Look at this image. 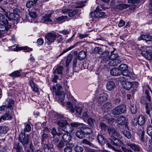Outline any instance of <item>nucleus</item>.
<instances>
[{"mask_svg": "<svg viewBox=\"0 0 152 152\" xmlns=\"http://www.w3.org/2000/svg\"><path fill=\"white\" fill-rule=\"evenodd\" d=\"M108 134L110 137L109 139L110 140V143L108 142L107 145L108 147L114 151H116L115 148L111 145V144L115 146H121L122 142L120 140L117 139L115 137H120V134L117 132L114 128L109 127L108 128Z\"/></svg>", "mask_w": 152, "mask_h": 152, "instance_id": "obj_1", "label": "nucleus"}, {"mask_svg": "<svg viewBox=\"0 0 152 152\" xmlns=\"http://www.w3.org/2000/svg\"><path fill=\"white\" fill-rule=\"evenodd\" d=\"M56 118L55 122L59 127L62 128V130L64 132H72L73 128H71L70 129H68L69 127L68 123L67 122V118L64 116L60 114H57L55 116Z\"/></svg>", "mask_w": 152, "mask_h": 152, "instance_id": "obj_2", "label": "nucleus"}, {"mask_svg": "<svg viewBox=\"0 0 152 152\" xmlns=\"http://www.w3.org/2000/svg\"><path fill=\"white\" fill-rule=\"evenodd\" d=\"M75 102V100L74 99L71 98V99H70L67 102V104L70 111L72 113H74L75 110L77 114L78 115H80L82 108L80 107L75 106L74 104Z\"/></svg>", "mask_w": 152, "mask_h": 152, "instance_id": "obj_3", "label": "nucleus"}, {"mask_svg": "<svg viewBox=\"0 0 152 152\" xmlns=\"http://www.w3.org/2000/svg\"><path fill=\"white\" fill-rule=\"evenodd\" d=\"M148 89H146L145 91V96L141 97L140 102L141 103L145 104L150 102L151 100V96L152 95V91L148 86H147Z\"/></svg>", "mask_w": 152, "mask_h": 152, "instance_id": "obj_4", "label": "nucleus"}, {"mask_svg": "<svg viewBox=\"0 0 152 152\" xmlns=\"http://www.w3.org/2000/svg\"><path fill=\"white\" fill-rule=\"evenodd\" d=\"M126 106L124 104L120 105L113 108L111 111L113 115H118L126 112Z\"/></svg>", "mask_w": 152, "mask_h": 152, "instance_id": "obj_5", "label": "nucleus"}, {"mask_svg": "<svg viewBox=\"0 0 152 152\" xmlns=\"http://www.w3.org/2000/svg\"><path fill=\"white\" fill-rule=\"evenodd\" d=\"M137 133L140 136L141 142L145 148L146 150H147L148 148L147 145L148 137L146 136H145L144 131L142 130H138Z\"/></svg>", "mask_w": 152, "mask_h": 152, "instance_id": "obj_6", "label": "nucleus"}, {"mask_svg": "<svg viewBox=\"0 0 152 152\" xmlns=\"http://www.w3.org/2000/svg\"><path fill=\"white\" fill-rule=\"evenodd\" d=\"M57 36L55 32L53 31L47 33L45 36V37L47 39V43L48 45L53 42L56 39Z\"/></svg>", "mask_w": 152, "mask_h": 152, "instance_id": "obj_7", "label": "nucleus"}, {"mask_svg": "<svg viewBox=\"0 0 152 152\" xmlns=\"http://www.w3.org/2000/svg\"><path fill=\"white\" fill-rule=\"evenodd\" d=\"M29 136L28 135L26 136L24 132L21 133L19 135V141L25 147L29 143Z\"/></svg>", "mask_w": 152, "mask_h": 152, "instance_id": "obj_8", "label": "nucleus"}, {"mask_svg": "<svg viewBox=\"0 0 152 152\" xmlns=\"http://www.w3.org/2000/svg\"><path fill=\"white\" fill-rule=\"evenodd\" d=\"M65 132L66 133H64L60 132L57 134V135L58 136L62 135L61 137L62 140L65 142L68 143L71 140L72 137L69 132Z\"/></svg>", "mask_w": 152, "mask_h": 152, "instance_id": "obj_9", "label": "nucleus"}, {"mask_svg": "<svg viewBox=\"0 0 152 152\" xmlns=\"http://www.w3.org/2000/svg\"><path fill=\"white\" fill-rule=\"evenodd\" d=\"M90 15L92 18H104L106 16L105 13L102 12L101 10H98L97 9L94 12H91Z\"/></svg>", "mask_w": 152, "mask_h": 152, "instance_id": "obj_10", "label": "nucleus"}, {"mask_svg": "<svg viewBox=\"0 0 152 152\" xmlns=\"http://www.w3.org/2000/svg\"><path fill=\"white\" fill-rule=\"evenodd\" d=\"M0 12H5V16L2 14L0 13V22H1L5 25H7L8 23V21L7 19V12H6L5 10L1 7H0Z\"/></svg>", "mask_w": 152, "mask_h": 152, "instance_id": "obj_11", "label": "nucleus"}, {"mask_svg": "<svg viewBox=\"0 0 152 152\" xmlns=\"http://www.w3.org/2000/svg\"><path fill=\"white\" fill-rule=\"evenodd\" d=\"M126 145L135 152L142 151V149L138 145H136L135 143L127 142L126 143Z\"/></svg>", "mask_w": 152, "mask_h": 152, "instance_id": "obj_12", "label": "nucleus"}, {"mask_svg": "<svg viewBox=\"0 0 152 152\" xmlns=\"http://www.w3.org/2000/svg\"><path fill=\"white\" fill-rule=\"evenodd\" d=\"M14 115L12 109H8V110H6V113L1 117V119L4 120H11L12 119V116Z\"/></svg>", "mask_w": 152, "mask_h": 152, "instance_id": "obj_13", "label": "nucleus"}, {"mask_svg": "<svg viewBox=\"0 0 152 152\" xmlns=\"http://www.w3.org/2000/svg\"><path fill=\"white\" fill-rule=\"evenodd\" d=\"M107 90L109 91H111L114 90L116 87L115 83L113 80H110L107 81L106 84Z\"/></svg>", "mask_w": 152, "mask_h": 152, "instance_id": "obj_14", "label": "nucleus"}, {"mask_svg": "<svg viewBox=\"0 0 152 152\" xmlns=\"http://www.w3.org/2000/svg\"><path fill=\"white\" fill-rule=\"evenodd\" d=\"M52 88L53 91L55 93L56 95L58 96V97L60 100L61 102L63 101L65 97V94L64 92L62 91L58 92L57 91H56V89L55 86H53Z\"/></svg>", "mask_w": 152, "mask_h": 152, "instance_id": "obj_15", "label": "nucleus"}, {"mask_svg": "<svg viewBox=\"0 0 152 152\" xmlns=\"http://www.w3.org/2000/svg\"><path fill=\"white\" fill-rule=\"evenodd\" d=\"M108 97L107 94L103 92L100 94L98 97L97 102L98 103L101 104L106 100Z\"/></svg>", "mask_w": 152, "mask_h": 152, "instance_id": "obj_16", "label": "nucleus"}, {"mask_svg": "<svg viewBox=\"0 0 152 152\" xmlns=\"http://www.w3.org/2000/svg\"><path fill=\"white\" fill-rule=\"evenodd\" d=\"M138 84V83L136 82H133L131 83L129 81H126L123 84V86L125 89L129 90L132 86H134V85L136 86Z\"/></svg>", "mask_w": 152, "mask_h": 152, "instance_id": "obj_17", "label": "nucleus"}, {"mask_svg": "<svg viewBox=\"0 0 152 152\" xmlns=\"http://www.w3.org/2000/svg\"><path fill=\"white\" fill-rule=\"evenodd\" d=\"M141 54L148 60H151L152 58V51L149 50L148 51L147 50L142 51L141 52Z\"/></svg>", "mask_w": 152, "mask_h": 152, "instance_id": "obj_18", "label": "nucleus"}, {"mask_svg": "<svg viewBox=\"0 0 152 152\" xmlns=\"http://www.w3.org/2000/svg\"><path fill=\"white\" fill-rule=\"evenodd\" d=\"M7 17L9 20H16L18 19L19 15L16 13H11L8 15H7Z\"/></svg>", "mask_w": 152, "mask_h": 152, "instance_id": "obj_19", "label": "nucleus"}, {"mask_svg": "<svg viewBox=\"0 0 152 152\" xmlns=\"http://www.w3.org/2000/svg\"><path fill=\"white\" fill-rule=\"evenodd\" d=\"M112 107L111 103L107 102L103 105L102 109L105 112H107Z\"/></svg>", "mask_w": 152, "mask_h": 152, "instance_id": "obj_20", "label": "nucleus"}, {"mask_svg": "<svg viewBox=\"0 0 152 152\" xmlns=\"http://www.w3.org/2000/svg\"><path fill=\"white\" fill-rule=\"evenodd\" d=\"M70 125L72 127L77 128L81 130L83 127H85V124L82 123H79L77 122H74L70 124Z\"/></svg>", "mask_w": 152, "mask_h": 152, "instance_id": "obj_21", "label": "nucleus"}, {"mask_svg": "<svg viewBox=\"0 0 152 152\" xmlns=\"http://www.w3.org/2000/svg\"><path fill=\"white\" fill-rule=\"evenodd\" d=\"M17 46L16 45H15L12 46V48L13 47H15L16 48H12V50L14 51H18V50H23L25 52H28L30 51H32V49L31 48H29L27 46H25L24 47H20L19 49H18L16 48Z\"/></svg>", "mask_w": 152, "mask_h": 152, "instance_id": "obj_22", "label": "nucleus"}, {"mask_svg": "<svg viewBox=\"0 0 152 152\" xmlns=\"http://www.w3.org/2000/svg\"><path fill=\"white\" fill-rule=\"evenodd\" d=\"M110 60L108 62V64L110 66H115L117 65L121 62L120 59H116V60L110 59Z\"/></svg>", "mask_w": 152, "mask_h": 152, "instance_id": "obj_23", "label": "nucleus"}, {"mask_svg": "<svg viewBox=\"0 0 152 152\" xmlns=\"http://www.w3.org/2000/svg\"><path fill=\"white\" fill-rule=\"evenodd\" d=\"M73 146V144H70V143L66 144L65 147L64 149V152H72V148Z\"/></svg>", "mask_w": 152, "mask_h": 152, "instance_id": "obj_24", "label": "nucleus"}, {"mask_svg": "<svg viewBox=\"0 0 152 152\" xmlns=\"http://www.w3.org/2000/svg\"><path fill=\"white\" fill-rule=\"evenodd\" d=\"M126 121V119L125 117L120 116L118 118L117 122L119 125H123L125 123Z\"/></svg>", "mask_w": 152, "mask_h": 152, "instance_id": "obj_25", "label": "nucleus"}, {"mask_svg": "<svg viewBox=\"0 0 152 152\" xmlns=\"http://www.w3.org/2000/svg\"><path fill=\"white\" fill-rule=\"evenodd\" d=\"M109 52L107 51H104L101 54V57L103 61H108L110 59Z\"/></svg>", "mask_w": 152, "mask_h": 152, "instance_id": "obj_26", "label": "nucleus"}, {"mask_svg": "<svg viewBox=\"0 0 152 152\" xmlns=\"http://www.w3.org/2000/svg\"><path fill=\"white\" fill-rule=\"evenodd\" d=\"M110 74L114 76L120 75L121 74V72H119L118 68H113L110 70Z\"/></svg>", "mask_w": 152, "mask_h": 152, "instance_id": "obj_27", "label": "nucleus"}, {"mask_svg": "<svg viewBox=\"0 0 152 152\" xmlns=\"http://www.w3.org/2000/svg\"><path fill=\"white\" fill-rule=\"evenodd\" d=\"M29 84L32 90L34 91L37 92L38 91L39 88L38 86L33 80H30L29 82Z\"/></svg>", "mask_w": 152, "mask_h": 152, "instance_id": "obj_28", "label": "nucleus"}, {"mask_svg": "<svg viewBox=\"0 0 152 152\" xmlns=\"http://www.w3.org/2000/svg\"><path fill=\"white\" fill-rule=\"evenodd\" d=\"M97 139L101 145H104L105 143V139L104 138L103 136L100 134H99L97 135Z\"/></svg>", "mask_w": 152, "mask_h": 152, "instance_id": "obj_29", "label": "nucleus"}, {"mask_svg": "<svg viewBox=\"0 0 152 152\" xmlns=\"http://www.w3.org/2000/svg\"><path fill=\"white\" fill-rule=\"evenodd\" d=\"M138 124L140 126L144 124L145 121V117L142 115H139L137 119Z\"/></svg>", "mask_w": 152, "mask_h": 152, "instance_id": "obj_30", "label": "nucleus"}, {"mask_svg": "<svg viewBox=\"0 0 152 152\" xmlns=\"http://www.w3.org/2000/svg\"><path fill=\"white\" fill-rule=\"evenodd\" d=\"M52 15V13L48 14L45 15L43 17L42 20L44 22H50L52 21L50 19V18Z\"/></svg>", "mask_w": 152, "mask_h": 152, "instance_id": "obj_31", "label": "nucleus"}, {"mask_svg": "<svg viewBox=\"0 0 152 152\" xmlns=\"http://www.w3.org/2000/svg\"><path fill=\"white\" fill-rule=\"evenodd\" d=\"M85 127H82L81 130L83 131L84 133L87 134H91L92 132V130L90 128L88 127L87 125L85 124Z\"/></svg>", "mask_w": 152, "mask_h": 152, "instance_id": "obj_32", "label": "nucleus"}, {"mask_svg": "<svg viewBox=\"0 0 152 152\" xmlns=\"http://www.w3.org/2000/svg\"><path fill=\"white\" fill-rule=\"evenodd\" d=\"M63 68L61 66H57L55 69L53 73L54 74H61L62 73Z\"/></svg>", "mask_w": 152, "mask_h": 152, "instance_id": "obj_33", "label": "nucleus"}, {"mask_svg": "<svg viewBox=\"0 0 152 152\" xmlns=\"http://www.w3.org/2000/svg\"><path fill=\"white\" fill-rule=\"evenodd\" d=\"M86 56V53L84 51H81L78 54L77 58L80 60H82L84 59Z\"/></svg>", "mask_w": 152, "mask_h": 152, "instance_id": "obj_34", "label": "nucleus"}, {"mask_svg": "<svg viewBox=\"0 0 152 152\" xmlns=\"http://www.w3.org/2000/svg\"><path fill=\"white\" fill-rule=\"evenodd\" d=\"M129 7V5L127 4H119L115 6V8L117 9L122 10L126 8Z\"/></svg>", "mask_w": 152, "mask_h": 152, "instance_id": "obj_35", "label": "nucleus"}, {"mask_svg": "<svg viewBox=\"0 0 152 152\" xmlns=\"http://www.w3.org/2000/svg\"><path fill=\"white\" fill-rule=\"evenodd\" d=\"M145 108L146 113L151 116L150 114L151 111H152V104L148 103L145 104Z\"/></svg>", "mask_w": 152, "mask_h": 152, "instance_id": "obj_36", "label": "nucleus"}, {"mask_svg": "<svg viewBox=\"0 0 152 152\" xmlns=\"http://www.w3.org/2000/svg\"><path fill=\"white\" fill-rule=\"evenodd\" d=\"M118 68L119 70V72H121V73L124 71L127 70L128 69V66L126 64H122L120 65Z\"/></svg>", "mask_w": 152, "mask_h": 152, "instance_id": "obj_37", "label": "nucleus"}, {"mask_svg": "<svg viewBox=\"0 0 152 152\" xmlns=\"http://www.w3.org/2000/svg\"><path fill=\"white\" fill-rule=\"evenodd\" d=\"M49 138V135L45 133H43L41 135V144H42L45 142Z\"/></svg>", "mask_w": 152, "mask_h": 152, "instance_id": "obj_38", "label": "nucleus"}, {"mask_svg": "<svg viewBox=\"0 0 152 152\" xmlns=\"http://www.w3.org/2000/svg\"><path fill=\"white\" fill-rule=\"evenodd\" d=\"M82 130L78 131L76 133V135L77 137L80 139L83 138L85 136V134L83 131Z\"/></svg>", "mask_w": 152, "mask_h": 152, "instance_id": "obj_39", "label": "nucleus"}, {"mask_svg": "<svg viewBox=\"0 0 152 152\" xmlns=\"http://www.w3.org/2000/svg\"><path fill=\"white\" fill-rule=\"evenodd\" d=\"M122 132L123 134L126 138L129 139L131 138L132 135L130 132L124 130L122 131Z\"/></svg>", "mask_w": 152, "mask_h": 152, "instance_id": "obj_40", "label": "nucleus"}, {"mask_svg": "<svg viewBox=\"0 0 152 152\" xmlns=\"http://www.w3.org/2000/svg\"><path fill=\"white\" fill-rule=\"evenodd\" d=\"M13 148L16 150V152H20V149L22 148V147L19 145V143L18 142H15Z\"/></svg>", "mask_w": 152, "mask_h": 152, "instance_id": "obj_41", "label": "nucleus"}, {"mask_svg": "<svg viewBox=\"0 0 152 152\" xmlns=\"http://www.w3.org/2000/svg\"><path fill=\"white\" fill-rule=\"evenodd\" d=\"M68 17L67 16H62L56 18V22L58 23L60 22H64L65 20L67 19Z\"/></svg>", "mask_w": 152, "mask_h": 152, "instance_id": "obj_42", "label": "nucleus"}, {"mask_svg": "<svg viewBox=\"0 0 152 152\" xmlns=\"http://www.w3.org/2000/svg\"><path fill=\"white\" fill-rule=\"evenodd\" d=\"M74 149L76 152H82L83 150V148L82 146L77 145L75 146Z\"/></svg>", "mask_w": 152, "mask_h": 152, "instance_id": "obj_43", "label": "nucleus"}, {"mask_svg": "<svg viewBox=\"0 0 152 152\" xmlns=\"http://www.w3.org/2000/svg\"><path fill=\"white\" fill-rule=\"evenodd\" d=\"M21 75L20 72L19 71H16L10 74V76L13 78L20 77Z\"/></svg>", "mask_w": 152, "mask_h": 152, "instance_id": "obj_44", "label": "nucleus"}, {"mask_svg": "<svg viewBox=\"0 0 152 152\" xmlns=\"http://www.w3.org/2000/svg\"><path fill=\"white\" fill-rule=\"evenodd\" d=\"M88 124L91 126H94V124L95 122V120L92 118H89L87 120Z\"/></svg>", "mask_w": 152, "mask_h": 152, "instance_id": "obj_45", "label": "nucleus"}, {"mask_svg": "<svg viewBox=\"0 0 152 152\" xmlns=\"http://www.w3.org/2000/svg\"><path fill=\"white\" fill-rule=\"evenodd\" d=\"M53 147L52 144L48 143V144L45 143L44 144L43 148L44 150L47 149L48 150L52 148Z\"/></svg>", "mask_w": 152, "mask_h": 152, "instance_id": "obj_46", "label": "nucleus"}, {"mask_svg": "<svg viewBox=\"0 0 152 152\" xmlns=\"http://www.w3.org/2000/svg\"><path fill=\"white\" fill-rule=\"evenodd\" d=\"M118 55L117 53H113V51H112L111 54L110 55V59L115 60L119 59L118 58Z\"/></svg>", "mask_w": 152, "mask_h": 152, "instance_id": "obj_47", "label": "nucleus"}, {"mask_svg": "<svg viewBox=\"0 0 152 152\" xmlns=\"http://www.w3.org/2000/svg\"><path fill=\"white\" fill-rule=\"evenodd\" d=\"M72 58V55L69 54L68 56L66 62V67H68Z\"/></svg>", "mask_w": 152, "mask_h": 152, "instance_id": "obj_48", "label": "nucleus"}, {"mask_svg": "<svg viewBox=\"0 0 152 152\" xmlns=\"http://www.w3.org/2000/svg\"><path fill=\"white\" fill-rule=\"evenodd\" d=\"M147 132L149 136H152V126L149 125L146 128Z\"/></svg>", "mask_w": 152, "mask_h": 152, "instance_id": "obj_49", "label": "nucleus"}, {"mask_svg": "<svg viewBox=\"0 0 152 152\" xmlns=\"http://www.w3.org/2000/svg\"><path fill=\"white\" fill-rule=\"evenodd\" d=\"M64 146L65 144L64 142L62 140H60L56 145L57 148L60 149L62 148Z\"/></svg>", "mask_w": 152, "mask_h": 152, "instance_id": "obj_50", "label": "nucleus"}, {"mask_svg": "<svg viewBox=\"0 0 152 152\" xmlns=\"http://www.w3.org/2000/svg\"><path fill=\"white\" fill-rule=\"evenodd\" d=\"M94 51V53L99 54H102L103 52L102 49L101 48L99 47H96L95 48Z\"/></svg>", "mask_w": 152, "mask_h": 152, "instance_id": "obj_51", "label": "nucleus"}, {"mask_svg": "<svg viewBox=\"0 0 152 152\" xmlns=\"http://www.w3.org/2000/svg\"><path fill=\"white\" fill-rule=\"evenodd\" d=\"M130 109L132 113L135 114L136 113L137 109L136 105L134 104H131Z\"/></svg>", "mask_w": 152, "mask_h": 152, "instance_id": "obj_52", "label": "nucleus"}, {"mask_svg": "<svg viewBox=\"0 0 152 152\" xmlns=\"http://www.w3.org/2000/svg\"><path fill=\"white\" fill-rule=\"evenodd\" d=\"M77 12V10H74L70 11L68 13V16L70 17H72L75 15Z\"/></svg>", "mask_w": 152, "mask_h": 152, "instance_id": "obj_53", "label": "nucleus"}, {"mask_svg": "<svg viewBox=\"0 0 152 152\" xmlns=\"http://www.w3.org/2000/svg\"><path fill=\"white\" fill-rule=\"evenodd\" d=\"M75 47V45H74L70 47H69L68 48H67L65 50H63V51L58 55V56H61L63 54L69 50H70L72 49H73V48H74Z\"/></svg>", "mask_w": 152, "mask_h": 152, "instance_id": "obj_54", "label": "nucleus"}, {"mask_svg": "<svg viewBox=\"0 0 152 152\" xmlns=\"http://www.w3.org/2000/svg\"><path fill=\"white\" fill-rule=\"evenodd\" d=\"M1 129L0 130V133L5 134L6 133L8 130V128L6 126H1Z\"/></svg>", "mask_w": 152, "mask_h": 152, "instance_id": "obj_55", "label": "nucleus"}, {"mask_svg": "<svg viewBox=\"0 0 152 152\" xmlns=\"http://www.w3.org/2000/svg\"><path fill=\"white\" fill-rule=\"evenodd\" d=\"M14 101L12 99H10L9 100L8 103V104L7 106L8 108H11L14 104Z\"/></svg>", "mask_w": 152, "mask_h": 152, "instance_id": "obj_56", "label": "nucleus"}, {"mask_svg": "<svg viewBox=\"0 0 152 152\" xmlns=\"http://www.w3.org/2000/svg\"><path fill=\"white\" fill-rule=\"evenodd\" d=\"M53 139L52 140V142L53 144H56V145L59 142V137H53Z\"/></svg>", "mask_w": 152, "mask_h": 152, "instance_id": "obj_57", "label": "nucleus"}, {"mask_svg": "<svg viewBox=\"0 0 152 152\" xmlns=\"http://www.w3.org/2000/svg\"><path fill=\"white\" fill-rule=\"evenodd\" d=\"M31 129V127L30 124H27L25 126V128L24 129V131L25 132H29L30 131Z\"/></svg>", "mask_w": 152, "mask_h": 152, "instance_id": "obj_58", "label": "nucleus"}, {"mask_svg": "<svg viewBox=\"0 0 152 152\" xmlns=\"http://www.w3.org/2000/svg\"><path fill=\"white\" fill-rule=\"evenodd\" d=\"M34 4V3L33 1H29L27 3L26 6L28 8H30Z\"/></svg>", "mask_w": 152, "mask_h": 152, "instance_id": "obj_59", "label": "nucleus"}, {"mask_svg": "<svg viewBox=\"0 0 152 152\" xmlns=\"http://www.w3.org/2000/svg\"><path fill=\"white\" fill-rule=\"evenodd\" d=\"M82 143L83 144L88 145L90 146H91L92 144L89 141L86 139H84L82 141Z\"/></svg>", "mask_w": 152, "mask_h": 152, "instance_id": "obj_60", "label": "nucleus"}, {"mask_svg": "<svg viewBox=\"0 0 152 152\" xmlns=\"http://www.w3.org/2000/svg\"><path fill=\"white\" fill-rule=\"evenodd\" d=\"M29 15L31 17L34 18H36L37 15L36 13L35 12H30L29 13Z\"/></svg>", "mask_w": 152, "mask_h": 152, "instance_id": "obj_61", "label": "nucleus"}, {"mask_svg": "<svg viewBox=\"0 0 152 152\" xmlns=\"http://www.w3.org/2000/svg\"><path fill=\"white\" fill-rule=\"evenodd\" d=\"M99 126L102 130H105L106 129L107 126L106 125L103 123H101Z\"/></svg>", "mask_w": 152, "mask_h": 152, "instance_id": "obj_62", "label": "nucleus"}, {"mask_svg": "<svg viewBox=\"0 0 152 152\" xmlns=\"http://www.w3.org/2000/svg\"><path fill=\"white\" fill-rule=\"evenodd\" d=\"M51 133L52 135L53 136L57 135V134L58 133H57L56 130L55 128H53L51 130Z\"/></svg>", "mask_w": 152, "mask_h": 152, "instance_id": "obj_63", "label": "nucleus"}, {"mask_svg": "<svg viewBox=\"0 0 152 152\" xmlns=\"http://www.w3.org/2000/svg\"><path fill=\"white\" fill-rule=\"evenodd\" d=\"M70 9L68 8H64L61 10V12L63 13H66L69 12L70 11Z\"/></svg>", "mask_w": 152, "mask_h": 152, "instance_id": "obj_64", "label": "nucleus"}]
</instances>
